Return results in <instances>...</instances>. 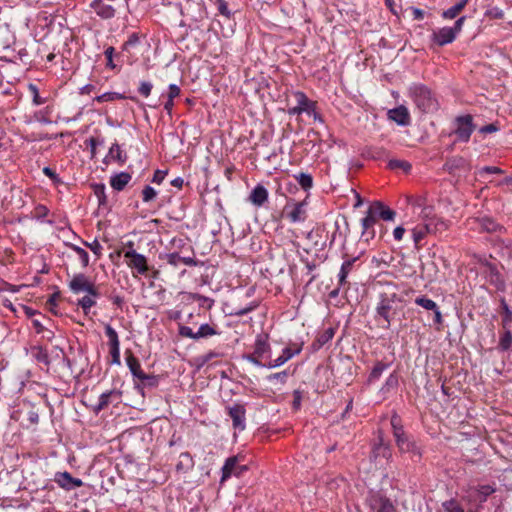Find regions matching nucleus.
Wrapping results in <instances>:
<instances>
[{
  "mask_svg": "<svg viewBox=\"0 0 512 512\" xmlns=\"http://www.w3.org/2000/svg\"><path fill=\"white\" fill-rule=\"evenodd\" d=\"M195 333L196 332H193V330L188 326H184V325L179 326V334L183 337L196 340Z\"/></svg>",
  "mask_w": 512,
  "mask_h": 512,
  "instance_id": "57",
  "label": "nucleus"
},
{
  "mask_svg": "<svg viewBox=\"0 0 512 512\" xmlns=\"http://www.w3.org/2000/svg\"><path fill=\"white\" fill-rule=\"evenodd\" d=\"M387 368V365L382 363V362H378L374 368L372 369L371 373H370V376H369V381L370 382H373L375 380H378L382 373L386 370Z\"/></svg>",
  "mask_w": 512,
  "mask_h": 512,
  "instance_id": "41",
  "label": "nucleus"
},
{
  "mask_svg": "<svg viewBox=\"0 0 512 512\" xmlns=\"http://www.w3.org/2000/svg\"><path fill=\"white\" fill-rule=\"evenodd\" d=\"M216 334L214 328H212L209 324H202L198 331L195 333L196 339L205 338L209 336H213Z\"/></svg>",
  "mask_w": 512,
  "mask_h": 512,
  "instance_id": "39",
  "label": "nucleus"
},
{
  "mask_svg": "<svg viewBox=\"0 0 512 512\" xmlns=\"http://www.w3.org/2000/svg\"><path fill=\"white\" fill-rule=\"evenodd\" d=\"M166 174H167V172L164 170H156L154 172L152 182H154L156 184H161L163 182V180L165 179Z\"/></svg>",
  "mask_w": 512,
  "mask_h": 512,
  "instance_id": "60",
  "label": "nucleus"
},
{
  "mask_svg": "<svg viewBox=\"0 0 512 512\" xmlns=\"http://www.w3.org/2000/svg\"><path fill=\"white\" fill-rule=\"evenodd\" d=\"M356 260H357V258L348 259L342 263L340 272L338 274V278H339L338 281H339L340 286H342L346 283V279H347L349 273L351 272V270L353 268V264L355 263Z\"/></svg>",
  "mask_w": 512,
  "mask_h": 512,
  "instance_id": "28",
  "label": "nucleus"
},
{
  "mask_svg": "<svg viewBox=\"0 0 512 512\" xmlns=\"http://www.w3.org/2000/svg\"><path fill=\"white\" fill-rule=\"evenodd\" d=\"M366 501L373 512H408L407 500H403L402 508L398 509L391 499L381 492H370Z\"/></svg>",
  "mask_w": 512,
  "mask_h": 512,
  "instance_id": "4",
  "label": "nucleus"
},
{
  "mask_svg": "<svg viewBox=\"0 0 512 512\" xmlns=\"http://www.w3.org/2000/svg\"><path fill=\"white\" fill-rule=\"evenodd\" d=\"M412 239L415 245V248L419 250L421 248V241L426 237L428 230L425 225H418L411 230Z\"/></svg>",
  "mask_w": 512,
  "mask_h": 512,
  "instance_id": "27",
  "label": "nucleus"
},
{
  "mask_svg": "<svg viewBox=\"0 0 512 512\" xmlns=\"http://www.w3.org/2000/svg\"><path fill=\"white\" fill-rule=\"evenodd\" d=\"M194 466L192 456L188 452H183L179 456V461L176 464V470L178 472H187Z\"/></svg>",
  "mask_w": 512,
  "mask_h": 512,
  "instance_id": "25",
  "label": "nucleus"
},
{
  "mask_svg": "<svg viewBox=\"0 0 512 512\" xmlns=\"http://www.w3.org/2000/svg\"><path fill=\"white\" fill-rule=\"evenodd\" d=\"M297 182L304 190H309L313 186V178L308 173H300L295 176Z\"/></svg>",
  "mask_w": 512,
  "mask_h": 512,
  "instance_id": "35",
  "label": "nucleus"
},
{
  "mask_svg": "<svg viewBox=\"0 0 512 512\" xmlns=\"http://www.w3.org/2000/svg\"><path fill=\"white\" fill-rule=\"evenodd\" d=\"M32 325H33L36 333H38V334L45 333L46 328L44 327V325L41 323V321L39 319H32Z\"/></svg>",
  "mask_w": 512,
  "mask_h": 512,
  "instance_id": "64",
  "label": "nucleus"
},
{
  "mask_svg": "<svg viewBox=\"0 0 512 512\" xmlns=\"http://www.w3.org/2000/svg\"><path fill=\"white\" fill-rule=\"evenodd\" d=\"M254 352L260 358L266 359L270 357L271 346L268 343L267 336L258 335L254 343Z\"/></svg>",
  "mask_w": 512,
  "mask_h": 512,
  "instance_id": "19",
  "label": "nucleus"
},
{
  "mask_svg": "<svg viewBox=\"0 0 512 512\" xmlns=\"http://www.w3.org/2000/svg\"><path fill=\"white\" fill-rule=\"evenodd\" d=\"M377 215L373 213V209L369 206L365 217L361 220L362 233L361 239L365 242H369L375 237L374 225L377 222Z\"/></svg>",
  "mask_w": 512,
  "mask_h": 512,
  "instance_id": "9",
  "label": "nucleus"
},
{
  "mask_svg": "<svg viewBox=\"0 0 512 512\" xmlns=\"http://www.w3.org/2000/svg\"><path fill=\"white\" fill-rule=\"evenodd\" d=\"M105 334L108 338L109 347L120 346L118 334L110 324L105 325Z\"/></svg>",
  "mask_w": 512,
  "mask_h": 512,
  "instance_id": "34",
  "label": "nucleus"
},
{
  "mask_svg": "<svg viewBox=\"0 0 512 512\" xmlns=\"http://www.w3.org/2000/svg\"><path fill=\"white\" fill-rule=\"evenodd\" d=\"M94 193L98 198L99 204L106 202L105 186L103 184L96 185L94 187Z\"/></svg>",
  "mask_w": 512,
  "mask_h": 512,
  "instance_id": "50",
  "label": "nucleus"
},
{
  "mask_svg": "<svg viewBox=\"0 0 512 512\" xmlns=\"http://www.w3.org/2000/svg\"><path fill=\"white\" fill-rule=\"evenodd\" d=\"M238 464V457L232 456L226 459L223 467H222V476H221V482L226 481L228 478H230L232 475H234Z\"/></svg>",
  "mask_w": 512,
  "mask_h": 512,
  "instance_id": "23",
  "label": "nucleus"
},
{
  "mask_svg": "<svg viewBox=\"0 0 512 512\" xmlns=\"http://www.w3.org/2000/svg\"><path fill=\"white\" fill-rule=\"evenodd\" d=\"M245 407L241 404H234L228 407V415L231 417L233 427L240 431L245 429Z\"/></svg>",
  "mask_w": 512,
  "mask_h": 512,
  "instance_id": "10",
  "label": "nucleus"
},
{
  "mask_svg": "<svg viewBox=\"0 0 512 512\" xmlns=\"http://www.w3.org/2000/svg\"><path fill=\"white\" fill-rule=\"evenodd\" d=\"M373 213L385 221H393L396 213L389 207L385 206L382 202L375 201L371 205Z\"/></svg>",
  "mask_w": 512,
  "mask_h": 512,
  "instance_id": "20",
  "label": "nucleus"
},
{
  "mask_svg": "<svg viewBox=\"0 0 512 512\" xmlns=\"http://www.w3.org/2000/svg\"><path fill=\"white\" fill-rule=\"evenodd\" d=\"M71 248L79 256L82 266L87 267L89 264V255L86 250L76 245H71Z\"/></svg>",
  "mask_w": 512,
  "mask_h": 512,
  "instance_id": "43",
  "label": "nucleus"
},
{
  "mask_svg": "<svg viewBox=\"0 0 512 512\" xmlns=\"http://www.w3.org/2000/svg\"><path fill=\"white\" fill-rule=\"evenodd\" d=\"M88 248H90V250L95 254L97 255L98 257L101 256L102 254V250H103V247L102 245L98 242V240H94L93 242L89 243V242H85L84 243Z\"/></svg>",
  "mask_w": 512,
  "mask_h": 512,
  "instance_id": "52",
  "label": "nucleus"
},
{
  "mask_svg": "<svg viewBox=\"0 0 512 512\" xmlns=\"http://www.w3.org/2000/svg\"><path fill=\"white\" fill-rule=\"evenodd\" d=\"M112 161L117 162L120 165L125 164V162L127 161V154L121 149L118 143L112 144L108 151V154L105 156L103 160L105 164H109Z\"/></svg>",
  "mask_w": 512,
  "mask_h": 512,
  "instance_id": "16",
  "label": "nucleus"
},
{
  "mask_svg": "<svg viewBox=\"0 0 512 512\" xmlns=\"http://www.w3.org/2000/svg\"><path fill=\"white\" fill-rule=\"evenodd\" d=\"M152 88H153V85L151 82H147V81H142L140 83V86L138 88V91L139 93L144 96V97H148L150 96L151 94V91H152Z\"/></svg>",
  "mask_w": 512,
  "mask_h": 512,
  "instance_id": "49",
  "label": "nucleus"
},
{
  "mask_svg": "<svg viewBox=\"0 0 512 512\" xmlns=\"http://www.w3.org/2000/svg\"><path fill=\"white\" fill-rule=\"evenodd\" d=\"M283 213L291 223H302L307 218V201L296 202L290 199L285 205Z\"/></svg>",
  "mask_w": 512,
  "mask_h": 512,
  "instance_id": "6",
  "label": "nucleus"
},
{
  "mask_svg": "<svg viewBox=\"0 0 512 512\" xmlns=\"http://www.w3.org/2000/svg\"><path fill=\"white\" fill-rule=\"evenodd\" d=\"M127 246L128 249L124 252V258L128 267L140 275H145L149 270L147 258L133 248V242H129Z\"/></svg>",
  "mask_w": 512,
  "mask_h": 512,
  "instance_id": "5",
  "label": "nucleus"
},
{
  "mask_svg": "<svg viewBox=\"0 0 512 512\" xmlns=\"http://www.w3.org/2000/svg\"><path fill=\"white\" fill-rule=\"evenodd\" d=\"M468 0H459L458 3L445 10L442 16L446 19H454L467 5Z\"/></svg>",
  "mask_w": 512,
  "mask_h": 512,
  "instance_id": "29",
  "label": "nucleus"
},
{
  "mask_svg": "<svg viewBox=\"0 0 512 512\" xmlns=\"http://www.w3.org/2000/svg\"><path fill=\"white\" fill-rule=\"evenodd\" d=\"M409 94L421 111L431 112L437 109V101L426 86L414 84L409 88Z\"/></svg>",
  "mask_w": 512,
  "mask_h": 512,
  "instance_id": "3",
  "label": "nucleus"
},
{
  "mask_svg": "<svg viewBox=\"0 0 512 512\" xmlns=\"http://www.w3.org/2000/svg\"><path fill=\"white\" fill-rule=\"evenodd\" d=\"M93 11L102 19L114 17L116 9L104 0H93L90 4Z\"/></svg>",
  "mask_w": 512,
  "mask_h": 512,
  "instance_id": "14",
  "label": "nucleus"
},
{
  "mask_svg": "<svg viewBox=\"0 0 512 512\" xmlns=\"http://www.w3.org/2000/svg\"><path fill=\"white\" fill-rule=\"evenodd\" d=\"M139 42V37L137 34H131L128 38V40L124 43L123 45V49L124 50H129L131 47L137 45Z\"/></svg>",
  "mask_w": 512,
  "mask_h": 512,
  "instance_id": "58",
  "label": "nucleus"
},
{
  "mask_svg": "<svg viewBox=\"0 0 512 512\" xmlns=\"http://www.w3.org/2000/svg\"><path fill=\"white\" fill-rule=\"evenodd\" d=\"M69 289L74 294H79L81 292H86L87 294L98 297L99 293L95 288V285L89 280V278L83 274L78 273L75 274L72 279L69 281Z\"/></svg>",
  "mask_w": 512,
  "mask_h": 512,
  "instance_id": "7",
  "label": "nucleus"
},
{
  "mask_svg": "<svg viewBox=\"0 0 512 512\" xmlns=\"http://www.w3.org/2000/svg\"><path fill=\"white\" fill-rule=\"evenodd\" d=\"M126 96L124 94L118 93V92H105L99 96H97L94 100L96 102L102 103V102H111L115 100H122L125 99Z\"/></svg>",
  "mask_w": 512,
  "mask_h": 512,
  "instance_id": "33",
  "label": "nucleus"
},
{
  "mask_svg": "<svg viewBox=\"0 0 512 512\" xmlns=\"http://www.w3.org/2000/svg\"><path fill=\"white\" fill-rule=\"evenodd\" d=\"M405 234V228L402 226H398L393 231V237L396 241H401Z\"/></svg>",
  "mask_w": 512,
  "mask_h": 512,
  "instance_id": "63",
  "label": "nucleus"
},
{
  "mask_svg": "<svg viewBox=\"0 0 512 512\" xmlns=\"http://www.w3.org/2000/svg\"><path fill=\"white\" fill-rule=\"evenodd\" d=\"M55 482L65 490H72L81 487L83 481L79 478H74L69 472H58L55 474Z\"/></svg>",
  "mask_w": 512,
  "mask_h": 512,
  "instance_id": "11",
  "label": "nucleus"
},
{
  "mask_svg": "<svg viewBox=\"0 0 512 512\" xmlns=\"http://www.w3.org/2000/svg\"><path fill=\"white\" fill-rule=\"evenodd\" d=\"M294 97L296 99V106L299 109V111L302 113H306L308 115L311 114V111H314V108H316V103L314 101H311L305 93L301 91L294 92Z\"/></svg>",
  "mask_w": 512,
  "mask_h": 512,
  "instance_id": "17",
  "label": "nucleus"
},
{
  "mask_svg": "<svg viewBox=\"0 0 512 512\" xmlns=\"http://www.w3.org/2000/svg\"><path fill=\"white\" fill-rule=\"evenodd\" d=\"M268 190L261 184L256 185L249 195V201L261 207L268 200Z\"/></svg>",
  "mask_w": 512,
  "mask_h": 512,
  "instance_id": "18",
  "label": "nucleus"
},
{
  "mask_svg": "<svg viewBox=\"0 0 512 512\" xmlns=\"http://www.w3.org/2000/svg\"><path fill=\"white\" fill-rule=\"evenodd\" d=\"M390 423L392 427V434L399 452L401 454H410L411 458H420V449L414 439L405 432L399 415L394 413L391 416Z\"/></svg>",
  "mask_w": 512,
  "mask_h": 512,
  "instance_id": "1",
  "label": "nucleus"
},
{
  "mask_svg": "<svg viewBox=\"0 0 512 512\" xmlns=\"http://www.w3.org/2000/svg\"><path fill=\"white\" fill-rule=\"evenodd\" d=\"M479 225L482 230L487 232H495L499 228V225L489 217H483L479 220Z\"/></svg>",
  "mask_w": 512,
  "mask_h": 512,
  "instance_id": "36",
  "label": "nucleus"
},
{
  "mask_svg": "<svg viewBox=\"0 0 512 512\" xmlns=\"http://www.w3.org/2000/svg\"><path fill=\"white\" fill-rule=\"evenodd\" d=\"M167 101L164 104V109L170 115L174 106V98L180 95V88L176 84H170L168 87Z\"/></svg>",
  "mask_w": 512,
  "mask_h": 512,
  "instance_id": "26",
  "label": "nucleus"
},
{
  "mask_svg": "<svg viewBox=\"0 0 512 512\" xmlns=\"http://www.w3.org/2000/svg\"><path fill=\"white\" fill-rule=\"evenodd\" d=\"M243 358L258 367H265V365H266V363L265 364L262 363L263 359L260 358L257 354H255L254 351L251 354L244 355Z\"/></svg>",
  "mask_w": 512,
  "mask_h": 512,
  "instance_id": "45",
  "label": "nucleus"
},
{
  "mask_svg": "<svg viewBox=\"0 0 512 512\" xmlns=\"http://www.w3.org/2000/svg\"><path fill=\"white\" fill-rule=\"evenodd\" d=\"M373 453L375 457L382 456L390 459L392 457L391 448L388 444H385L382 437L379 438V443L375 445Z\"/></svg>",
  "mask_w": 512,
  "mask_h": 512,
  "instance_id": "30",
  "label": "nucleus"
},
{
  "mask_svg": "<svg viewBox=\"0 0 512 512\" xmlns=\"http://www.w3.org/2000/svg\"><path fill=\"white\" fill-rule=\"evenodd\" d=\"M443 508L446 512H464L458 503L455 501H447L443 504Z\"/></svg>",
  "mask_w": 512,
  "mask_h": 512,
  "instance_id": "51",
  "label": "nucleus"
},
{
  "mask_svg": "<svg viewBox=\"0 0 512 512\" xmlns=\"http://www.w3.org/2000/svg\"><path fill=\"white\" fill-rule=\"evenodd\" d=\"M131 175L127 172H120L110 178V185L116 191H122L130 182Z\"/></svg>",
  "mask_w": 512,
  "mask_h": 512,
  "instance_id": "22",
  "label": "nucleus"
},
{
  "mask_svg": "<svg viewBox=\"0 0 512 512\" xmlns=\"http://www.w3.org/2000/svg\"><path fill=\"white\" fill-rule=\"evenodd\" d=\"M512 344V334L510 331H505L499 340V348L503 351L508 350Z\"/></svg>",
  "mask_w": 512,
  "mask_h": 512,
  "instance_id": "42",
  "label": "nucleus"
},
{
  "mask_svg": "<svg viewBox=\"0 0 512 512\" xmlns=\"http://www.w3.org/2000/svg\"><path fill=\"white\" fill-rule=\"evenodd\" d=\"M388 166L390 169H402L404 172L411 170V164L403 160L392 159L389 161Z\"/></svg>",
  "mask_w": 512,
  "mask_h": 512,
  "instance_id": "40",
  "label": "nucleus"
},
{
  "mask_svg": "<svg viewBox=\"0 0 512 512\" xmlns=\"http://www.w3.org/2000/svg\"><path fill=\"white\" fill-rule=\"evenodd\" d=\"M218 10L221 15H224L226 17H230V11L228 9V5L224 0H218Z\"/></svg>",
  "mask_w": 512,
  "mask_h": 512,
  "instance_id": "61",
  "label": "nucleus"
},
{
  "mask_svg": "<svg viewBox=\"0 0 512 512\" xmlns=\"http://www.w3.org/2000/svg\"><path fill=\"white\" fill-rule=\"evenodd\" d=\"M456 128L454 130L457 139L462 142H468L474 130L473 118L470 115L457 117L455 120Z\"/></svg>",
  "mask_w": 512,
  "mask_h": 512,
  "instance_id": "8",
  "label": "nucleus"
},
{
  "mask_svg": "<svg viewBox=\"0 0 512 512\" xmlns=\"http://www.w3.org/2000/svg\"><path fill=\"white\" fill-rule=\"evenodd\" d=\"M94 298V296L87 294L78 300V306H80L83 309L85 314H88L90 309L96 304Z\"/></svg>",
  "mask_w": 512,
  "mask_h": 512,
  "instance_id": "37",
  "label": "nucleus"
},
{
  "mask_svg": "<svg viewBox=\"0 0 512 512\" xmlns=\"http://www.w3.org/2000/svg\"><path fill=\"white\" fill-rule=\"evenodd\" d=\"M114 48L113 47H108L104 54H105V57L107 59V67H110V68H114L115 65L113 63V54H114Z\"/></svg>",
  "mask_w": 512,
  "mask_h": 512,
  "instance_id": "59",
  "label": "nucleus"
},
{
  "mask_svg": "<svg viewBox=\"0 0 512 512\" xmlns=\"http://www.w3.org/2000/svg\"><path fill=\"white\" fill-rule=\"evenodd\" d=\"M86 143L87 145L90 147L91 149V156L94 157L95 154H96V148L98 145H101L103 143V141L101 140H98L97 138L95 137H90L89 139L86 140Z\"/></svg>",
  "mask_w": 512,
  "mask_h": 512,
  "instance_id": "56",
  "label": "nucleus"
},
{
  "mask_svg": "<svg viewBox=\"0 0 512 512\" xmlns=\"http://www.w3.org/2000/svg\"><path fill=\"white\" fill-rule=\"evenodd\" d=\"M28 88L33 95V104L36 106L43 104L44 100L40 97L37 86L34 84H29Z\"/></svg>",
  "mask_w": 512,
  "mask_h": 512,
  "instance_id": "46",
  "label": "nucleus"
},
{
  "mask_svg": "<svg viewBox=\"0 0 512 512\" xmlns=\"http://www.w3.org/2000/svg\"><path fill=\"white\" fill-rule=\"evenodd\" d=\"M388 118L400 126H408L411 121L409 111L403 105L390 109L388 111Z\"/></svg>",
  "mask_w": 512,
  "mask_h": 512,
  "instance_id": "13",
  "label": "nucleus"
},
{
  "mask_svg": "<svg viewBox=\"0 0 512 512\" xmlns=\"http://www.w3.org/2000/svg\"><path fill=\"white\" fill-rule=\"evenodd\" d=\"M398 294L393 285H387L386 290L380 293L379 302L376 306V319H382V328L388 329L391 323V316L393 312V305L398 301Z\"/></svg>",
  "mask_w": 512,
  "mask_h": 512,
  "instance_id": "2",
  "label": "nucleus"
},
{
  "mask_svg": "<svg viewBox=\"0 0 512 512\" xmlns=\"http://www.w3.org/2000/svg\"><path fill=\"white\" fill-rule=\"evenodd\" d=\"M464 21H465V17L462 16L456 20L453 27H450L456 36L462 30Z\"/></svg>",
  "mask_w": 512,
  "mask_h": 512,
  "instance_id": "62",
  "label": "nucleus"
},
{
  "mask_svg": "<svg viewBox=\"0 0 512 512\" xmlns=\"http://www.w3.org/2000/svg\"><path fill=\"white\" fill-rule=\"evenodd\" d=\"M109 353L112 358L111 363L115 365H120V346L109 347Z\"/></svg>",
  "mask_w": 512,
  "mask_h": 512,
  "instance_id": "48",
  "label": "nucleus"
},
{
  "mask_svg": "<svg viewBox=\"0 0 512 512\" xmlns=\"http://www.w3.org/2000/svg\"><path fill=\"white\" fill-rule=\"evenodd\" d=\"M164 259L168 264L174 267H177L181 263V256L177 252L166 254Z\"/></svg>",
  "mask_w": 512,
  "mask_h": 512,
  "instance_id": "47",
  "label": "nucleus"
},
{
  "mask_svg": "<svg viewBox=\"0 0 512 512\" xmlns=\"http://www.w3.org/2000/svg\"><path fill=\"white\" fill-rule=\"evenodd\" d=\"M456 35L450 27H443L433 32L432 40L439 46H444L453 42Z\"/></svg>",
  "mask_w": 512,
  "mask_h": 512,
  "instance_id": "15",
  "label": "nucleus"
},
{
  "mask_svg": "<svg viewBox=\"0 0 512 512\" xmlns=\"http://www.w3.org/2000/svg\"><path fill=\"white\" fill-rule=\"evenodd\" d=\"M32 355L33 357L39 362V363H43L45 364L46 366H48L50 364V358H49V354L47 352L46 349H44L43 347L41 346H38V347H34L32 349Z\"/></svg>",
  "mask_w": 512,
  "mask_h": 512,
  "instance_id": "32",
  "label": "nucleus"
},
{
  "mask_svg": "<svg viewBox=\"0 0 512 512\" xmlns=\"http://www.w3.org/2000/svg\"><path fill=\"white\" fill-rule=\"evenodd\" d=\"M300 352H301L300 346H295L294 348L285 347L282 350V354L279 357H277L276 359L271 360L268 363H266L265 367L269 368V369L280 367L283 364H285L288 360H290L292 357L299 354Z\"/></svg>",
  "mask_w": 512,
  "mask_h": 512,
  "instance_id": "12",
  "label": "nucleus"
},
{
  "mask_svg": "<svg viewBox=\"0 0 512 512\" xmlns=\"http://www.w3.org/2000/svg\"><path fill=\"white\" fill-rule=\"evenodd\" d=\"M139 380H141L143 384L150 387H155L158 385V377L154 375H147L144 373V378H140Z\"/></svg>",
  "mask_w": 512,
  "mask_h": 512,
  "instance_id": "55",
  "label": "nucleus"
},
{
  "mask_svg": "<svg viewBox=\"0 0 512 512\" xmlns=\"http://www.w3.org/2000/svg\"><path fill=\"white\" fill-rule=\"evenodd\" d=\"M114 395H116V392L113 390L102 393L97 405L94 407V411L99 413L101 410L105 409L109 405L111 397Z\"/></svg>",
  "mask_w": 512,
  "mask_h": 512,
  "instance_id": "31",
  "label": "nucleus"
},
{
  "mask_svg": "<svg viewBox=\"0 0 512 512\" xmlns=\"http://www.w3.org/2000/svg\"><path fill=\"white\" fill-rule=\"evenodd\" d=\"M429 234H437L445 231L448 228V224L441 218L431 217L424 223Z\"/></svg>",
  "mask_w": 512,
  "mask_h": 512,
  "instance_id": "21",
  "label": "nucleus"
},
{
  "mask_svg": "<svg viewBox=\"0 0 512 512\" xmlns=\"http://www.w3.org/2000/svg\"><path fill=\"white\" fill-rule=\"evenodd\" d=\"M257 306L258 305L256 303H250L246 307L240 308V309L236 310L235 312L231 313V315H235V316L246 315V314L252 312L253 310H255L257 308Z\"/></svg>",
  "mask_w": 512,
  "mask_h": 512,
  "instance_id": "53",
  "label": "nucleus"
},
{
  "mask_svg": "<svg viewBox=\"0 0 512 512\" xmlns=\"http://www.w3.org/2000/svg\"><path fill=\"white\" fill-rule=\"evenodd\" d=\"M157 196V191L151 186H145L142 190V200L145 203H148L154 200Z\"/></svg>",
  "mask_w": 512,
  "mask_h": 512,
  "instance_id": "44",
  "label": "nucleus"
},
{
  "mask_svg": "<svg viewBox=\"0 0 512 512\" xmlns=\"http://www.w3.org/2000/svg\"><path fill=\"white\" fill-rule=\"evenodd\" d=\"M287 377H288V374L286 371H282V372H278V373H274V374H271L267 377V379L272 382L274 380L276 381H279L281 382L282 384H284L287 380Z\"/></svg>",
  "mask_w": 512,
  "mask_h": 512,
  "instance_id": "54",
  "label": "nucleus"
},
{
  "mask_svg": "<svg viewBox=\"0 0 512 512\" xmlns=\"http://www.w3.org/2000/svg\"><path fill=\"white\" fill-rule=\"evenodd\" d=\"M415 303L421 307H423L424 309L426 310H436L437 309V304L435 301H433L432 299H429V298H426L424 296H421V297H417L415 299Z\"/></svg>",
  "mask_w": 512,
  "mask_h": 512,
  "instance_id": "38",
  "label": "nucleus"
},
{
  "mask_svg": "<svg viewBox=\"0 0 512 512\" xmlns=\"http://www.w3.org/2000/svg\"><path fill=\"white\" fill-rule=\"evenodd\" d=\"M126 363L133 377L137 379L144 378V372L141 369L140 362L132 353L127 355Z\"/></svg>",
  "mask_w": 512,
  "mask_h": 512,
  "instance_id": "24",
  "label": "nucleus"
}]
</instances>
